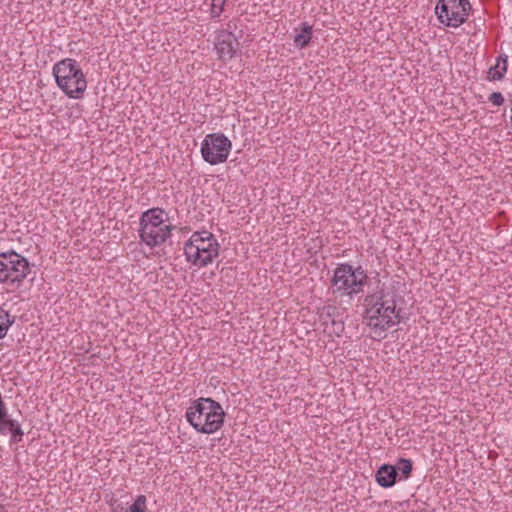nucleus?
<instances>
[{
    "instance_id": "nucleus-4",
    "label": "nucleus",
    "mask_w": 512,
    "mask_h": 512,
    "mask_svg": "<svg viewBox=\"0 0 512 512\" xmlns=\"http://www.w3.org/2000/svg\"><path fill=\"white\" fill-rule=\"evenodd\" d=\"M367 279V273L361 266L354 267L349 263L338 264L331 279L332 294L352 299L364 291Z\"/></svg>"
},
{
    "instance_id": "nucleus-12",
    "label": "nucleus",
    "mask_w": 512,
    "mask_h": 512,
    "mask_svg": "<svg viewBox=\"0 0 512 512\" xmlns=\"http://www.w3.org/2000/svg\"><path fill=\"white\" fill-rule=\"evenodd\" d=\"M508 66L507 55H499L494 66L488 70V79L498 81L504 78Z\"/></svg>"
},
{
    "instance_id": "nucleus-16",
    "label": "nucleus",
    "mask_w": 512,
    "mask_h": 512,
    "mask_svg": "<svg viewBox=\"0 0 512 512\" xmlns=\"http://www.w3.org/2000/svg\"><path fill=\"white\" fill-rule=\"evenodd\" d=\"M146 496L138 495L134 503L129 507V512H146Z\"/></svg>"
},
{
    "instance_id": "nucleus-18",
    "label": "nucleus",
    "mask_w": 512,
    "mask_h": 512,
    "mask_svg": "<svg viewBox=\"0 0 512 512\" xmlns=\"http://www.w3.org/2000/svg\"><path fill=\"white\" fill-rule=\"evenodd\" d=\"M488 100L495 106H501L504 103V97L500 92L491 93Z\"/></svg>"
},
{
    "instance_id": "nucleus-5",
    "label": "nucleus",
    "mask_w": 512,
    "mask_h": 512,
    "mask_svg": "<svg viewBox=\"0 0 512 512\" xmlns=\"http://www.w3.org/2000/svg\"><path fill=\"white\" fill-rule=\"evenodd\" d=\"M219 243L208 231L194 232L184 244L183 250L188 263L199 268L211 264L219 255Z\"/></svg>"
},
{
    "instance_id": "nucleus-10",
    "label": "nucleus",
    "mask_w": 512,
    "mask_h": 512,
    "mask_svg": "<svg viewBox=\"0 0 512 512\" xmlns=\"http://www.w3.org/2000/svg\"><path fill=\"white\" fill-rule=\"evenodd\" d=\"M238 46V40L233 33L226 30L217 33L215 50L220 60L228 61L232 59L237 52Z\"/></svg>"
},
{
    "instance_id": "nucleus-19",
    "label": "nucleus",
    "mask_w": 512,
    "mask_h": 512,
    "mask_svg": "<svg viewBox=\"0 0 512 512\" xmlns=\"http://www.w3.org/2000/svg\"><path fill=\"white\" fill-rule=\"evenodd\" d=\"M474 23H475V26H479V25H482V24H483V21H482V19H481V18H479V19H478V21H477V20H474Z\"/></svg>"
},
{
    "instance_id": "nucleus-6",
    "label": "nucleus",
    "mask_w": 512,
    "mask_h": 512,
    "mask_svg": "<svg viewBox=\"0 0 512 512\" xmlns=\"http://www.w3.org/2000/svg\"><path fill=\"white\" fill-rule=\"evenodd\" d=\"M53 75L58 87L69 97L80 99L87 89L85 75L75 59L65 58L53 66Z\"/></svg>"
},
{
    "instance_id": "nucleus-9",
    "label": "nucleus",
    "mask_w": 512,
    "mask_h": 512,
    "mask_svg": "<svg viewBox=\"0 0 512 512\" xmlns=\"http://www.w3.org/2000/svg\"><path fill=\"white\" fill-rule=\"evenodd\" d=\"M232 149V142L222 133L207 134L201 143V155L210 165L224 163Z\"/></svg>"
},
{
    "instance_id": "nucleus-11",
    "label": "nucleus",
    "mask_w": 512,
    "mask_h": 512,
    "mask_svg": "<svg viewBox=\"0 0 512 512\" xmlns=\"http://www.w3.org/2000/svg\"><path fill=\"white\" fill-rule=\"evenodd\" d=\"M396 467L389 464H383L376 472V482L384 488L392 487L397 478Z\"/></svg>"
},
{
    "instance_id": "nucleus-13",
    "label": "nucleus",
    "mask_w": 512,
    "mask_h": 512,
    "mask_svg": "<svg viewBox=\"0 0 512 512\" xmlns=\"http://www.w3.org/2000/svg\"><path fill=\"white\" fill-rule=\"evenodd\" d=\"M294 44L298 48L307 46L312 38V26L307 22L301 24V29H295Z\"/></svg>"
},
{
    "instance_id": "nucleus-14",
    "label": "nucleus",
    "mask_w": 512,
    "mask_h": 512,
    "mask_svg": "<svg viewBox=\"0 0 512 512\" xmlns=\"http://www.w3.org/2000/svg\"><path fill=\"white\" fill-rule=\"evenodd\" d=\"M16 316L11 315L9 311L5 310L2 305H0V340L3 339L10 327L15 323Z\"/></svg>"
},
{
    "instance_id": "nucleus-3",
    "label": "nucleus",
    "mask_w": 512,
    "mask_h": 512,
    "mask_svg": "<svg viewBox=\"0 0 512 512\" xmlns=\"http://www.w3.org/2000/svg\"><path fill=\"white\" fill-rule=\"evenodd\" d=\"M167 213L160 208L143 212L139 219V238L150 248L163 245L171 236L174 226L167 222Z\"/></svg>"
},
{
    "instance_id": "nucleus-1",
    "label": "nucleus",
    "mask_w": 512,
    "mask_h": 512,
    "mask_svg": "<svg viewBox=\"0 0 512 512\" xmlns=\"http://www.w3.org/2000/svg\"><path fill=\"white\" fill-rule=\"evenodd\" d=\"M401 308H397L396 295L392 291L380 290L365 296L363 319L374 334L381 336L401 322Z\"/></svg>"
},
{
    "instance_id": "nucleus-8",
    "label": "nucleus",
    "mask_w": 512,
    "mask_h": 512,
    "mask_svg": "<svg viewBox=\"0 0 512 512\" xmlns=\"http://www.w3.org/2000/svg\"><path fill=\"white\" fill-rule=\"evenodd\" d=\"M471 10L469 0H438L435 14L442 25L458 28L467 21Z\"/></svg>"
},
{
    "instance_id": "nucleus-2",
    "label": "nucleus",
    "mask_w": 512,
    "mask_h": 512,
    "mask_svg": "<svg viewBox=\"0 0 512 512\" xmlns=\"http://www.w3.org/2000/svg\"><path fill=\"white\" fill-rule=\"evenodd\" d=\"M185 418L196 432L213 434L223 426L225 412L219 402L201 397L187 408Z\"/></svg>"
},
{
    "instance_id": "nucleus-15",
    "label": "nucleus",
    "mask_w": 512,
    "mask_h": 512,
    "mask_svg": "<svg viewBox=\"0 0 512 512\" xmlns=\"http://www.w3.org/2000/svg\"><path fill=\"white\" fill-rule=\"evenodd\" d=\"M397 472L399 471L404 479H407L412 472V462L409 459L401 458L395 465Z\"/></svg>"
},
{
    "instance_id": "nucleus-7",
    "label": "nucleus",
    "mask_w": 512,
    "mask_h": 512,
    "mask_svg": "<svg viewBox=\"0 0 512 512\" xmlns=\"http://www.w3.org/2000/svg\"><path fill=\"white\" fill-rule=\"evenodd\" d=\"M30 273L28 260L10 250L0 253V283L18 288Z\"/></svg>"
},
{
    "instance_id": "nucleus-17",
    "label": "nucleus",
    "mask_w": 512,
    "mask_h": 512,
    "mask_svg": "<svg viewBox=\"0 0 512 512\" xmlns=\"http://www.w3.org/2000/svg\"><path fill=\"white\" fill-rule=\"evenodd\" d=\"M226 0H212L211 16L213 18L219 17L223 11Z\"/></svg>"
}]
</instances>
